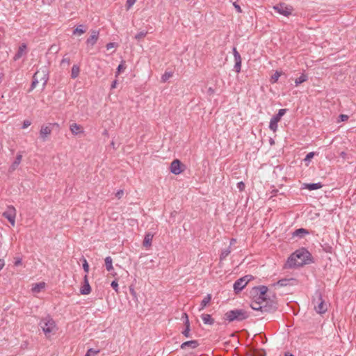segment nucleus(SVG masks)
Returning <instances> with one entry per match:
<instances>
[{"label":"nucleus","mask_w":356,"mask_h":356,"mask_svg":"<svg viewBox=\"0 0 356 356\" xmlns=\"http://www.w3.org/2000/svg\"><path fill=\"white\" fill-rule=\"evenodd\" d=\"M254 290L259 296L257 298V300H261L263 302H266V295L268 291V288L266 286H259L254 288Z\"/></svg>","instance_id":"14"},{"label":"nucleus","mask_w":356,"mask_h":356,"mask_svg":"<svg viewBox=\"0 0 356 356\" xmlns=\"http://www.w3.org/2000/svg\"><path fill=\"white\" fill-rule=\"evenodd\" d=\"M22 159V155L20 152H19L12 165L9 168V172H13L18 167L19 164L21 163Z\"/></svg>","instance_id":"19"},{"label":"nucleus","mask_w":356,"mask_h":356,"mask_svg":"<svg viewBox=\"0 0 356 356\" xmlns=\"http://www.w3.org/2000/svg\"><path fill=\"white\" fill-rule=\"evenodd\" d=\"M172 72H165L161 76V81L163 82L167 81L172 76Z\"/></svg>","instance_id":"35"},{"label":"nucleus","mask_w":356,"mask_h":356,"mask_svg":"<svg viewBox=\"0 0 356 356\" xmlns=\"http://www.w3.org/2000/svg\"><path fill=\"white\" fill-rule=\"evenodd\" d=\"M5 265L4 260L2 259H0V270L3 268Z\"/></svg>","instance_id":"51"},{"label":"nucleus","mask_w":356,"mask_h":356,"mask_svg":"<svg viewBox=\"0 0 356 356\" xmlns=\"http://www.w3.org/2000/svg\"><path fill=\"white\" fill-rule=\"evenodd\" d=\"M284 356H294V355L289 352H286L284 353Z\"/></svg>","instance_id":"56"},{"label":"nucleus","mask_w":356,"mask_h":356,"mask_svg":"<svg viewBox=\"0 0 356 356\" xmlns=\"http://www.w3.org/2000/svg\"><path fill=\"white\" fill-rule=\"evenodd\" d=\"M99 352V350H94V349H92V348H90V349H89V350L87 351V353H86V355H85V356H92V355H95L97 354Z\"/></svg>","instance_id":"39"},{"label":"nucleus","mask_w":356,"mask_h":356,"mask_svg":"<svg viewBox=\"0 0 356 356\" xmlns=\"http://www.w3.org/2000/svg\"><path fill=\"white\" fill-rule=\"evenodd\" d=\"M115 44L114 42H109V43H108V44H106V49L108 50V49H111V48L114 47H115Z\"/></svg>","instance_id":"49"},{"label":"nucleus","mask_w":356,"mask_h":356,"mask_svg":"<svg viewBox=\"0 0 356 356\" xmlns=\"http://www.w3.org/2000/svg\"><path fill=\"white\" fill-rule=\"evenodd\" d=\"M136 0H127V8L129 9L135 3Z\"/></svg>","instance_id":"44"},{"label":"nucleus","mask_w":356,"mask_h":356,"mask_svg":"<svg viewBox=\"0 0 356 356\" xmlns=\"http://www.w3.org/2000/svg\"><path fill=\"white\" fill-rule=\"evenodd\" d=\"M90 291H91V287L89 284V282L88 280V275H86L83 278V285L80 289V293L82 295H88L90 293Z\"/></svg>","instance_id":"15"},{"label":"nucleus","mask_w":356,"mask_h":356,"mask_svg":"<svg viewBox=\"0 0 356 356\" xmlns=\"http://www.w3.org/2000/svg\"><path fill=\"white\" fill-rule=\"evenodd\" d=\"M33 76L39 81L42 82V88H44L49 79V70L46 66L42 67L37 70Z\"/></svg>","instance_id":"6"},{"label":"nucleus","mask_w":356,"mask_h":356,"mask_svg":"<svg viewBox=\"0 0 356 356\" xmlns=\"http://www.w3.org/2000/svg\"><path fill=\"white\" fill-rule=\"evenodd\" d=\"M116 84H117V81L116 80L113 81L111 84V89L115 88L116 87Z\"/></svg>","instance_id":"53"},{"label":"nucleus","mask_w":356,"mask_h":356,"mask_svg":"<svg viewBox=\"0 0 356 356\" xmlns=\"http://www.w3.org/2000/svg\"><path fill=\"white\" fill-rule=\"evenodd\" d=\"M323 186L321 183H314V184H308L306 185V188L309 191H314L318 188H321Z\"/></svg>","instance_id":"30"},{"label":"nucleus","mask_w":356,"mask_h":356,"mask_svg":"<svg viewBox=\"0 0 356 356\" xmlns=\"http://www.w3.org/2000/svg\"><path fill=\"white\" fill-rule=\"evenodd\" d=\"M111 286L115 291V292L118 293V284L116 280H113L111 282Z\"/></svg>","instance_id":"41"},{"label":"nucleus","mask_w":356,"mask_h":356,"mask_svg":"<svg viewBox=\"0 0 356 356\" xmlns=\"http://www.w3.org/2000/svg\"><path fill=\"white\" fill-rule=\"evenodd\" d=\"M314 152H309V154H307L305 158V161H310L311 159L314 157Z\"/></svg>","instance_id":"43"},{"label":"nucleus","mask_w":356,"mask_h":356,"mask_svg":"<svg viewBox=\"0 0 356 356\" xmlns=\"http://www.w3.org/2000/svg\"><path fill=\"white\" fill-rule=\"evenodd\" d=\"M199 344L200 343L197 340L188 341L181 343V348L186 349L187 348H189L191 349H194L197 348L199 346Z\"/></svg>","instance_id":"18"},{"label":"nucleus","mask_w":356,"mask_h":356,"mask_svg":"<svg viewBox=\"0 0 356 356\" xmlns=\"http://www.w3.org/2000/svg\"><path fill=\"white\" fill-rule=\"evenodd\" d=\"M340 155H341L343 158H344V157H345V156L346 155V154L344 152H341Z\"/></svg>","instance_id":"57"},{"label":"nucleus","mask_w":356,"mask_h":356,"mask_svg":"<svg viewBox=\"0 0 356 356\" xmlns=\"http://www.w3.org/2000/svg\"><path fill=\"white\" fill-rule=\"evenodd\" d=\"M234 6L235 8L236 9V10L238 13H241L242 12L241 8V7L238 5H237L236 3H234Z\"/></svg>","instance_id":"50"},{"label":"nucleus","mask_w":356,"mask_h":356,"mask_svg":"<svg viewBox=\"0 0 356 356\" xmlns=\"http://www.w3.org/2000/svg\"><path fill=\"white\" fill-rule=\"evenodd\" d=\"M40 81L33 76V81H32V83H31V88H30V90H33L35 87L38 84Z\"/></svg>","instance_id":"38"},{"label":"nucleus","mask_w":356,"mask_h":356,"mask_svg":"<svg viewBox=\"0 0 356 356\" xmlns=\"http://www.w3.org/2000/svg\"><path fill=\"white\" fill-rule=\"evenodd\" d=\"M286 109H280L278 113L273 115L270 121L269 128L273 131H276L277 129V122L280 121L282 117L286 113Z\"/></svg>","instance_id":"8"},{"label":"nucleus","mask_w":356,"mask_h":356,"mask_svg":"<svg viewBox=\"0 0 356 356\" xmlns=\"http://www.w3.org/2000/svg\"><path fill=\"white\" fill-rule=\"evenodd\" d=\"M296 282L295 279L291 278V279H282L280 280L275 284L278 285L280 286H286L288 285L293 284V282Z\"/></svg>","instance_id":"22"},{"label":"nucleus","mask_w":356,"mask_h":356,"mask_svg":"<svg viewBox=\"0 0 356 356\" xmlns=\"http://www.w3.org/2000/svg\"><path fill=\"white\" fill-rule=\"evenodd\" d=\"M124 67L123 65L120 64V65H118V70L119 72H121L122 70H124Z\"/></svg>","instance_id":"52"},{"label":"nucleus","mask_w":356,"mask_h":356,"mask_svg":"<svg viewBox=\"0 0 356 356\" xmlns=\"http://www.w3.org/2000/svg\"><path fill=\"white\" fill-rule=\"evenodd\" d=\"M182 166L184 165L181 164V161L178 159H175L170 164V172L176 175H179L184 170V169L181 168Z\"/></svg>","instance_id":"11"},{"label":"nucleus","mask_w":356,"mask_h":356,"mask_svg":"<svg viewBox=\"0 0 356 356\" xmlns=\"http://www.w3.org/2000/svg\"><path fill=\"white\" fill-rule=\"evenodd\" d=\"M86 26H84L83 24H80L73 31V34L81 35L83 34L84 33H86Z\"/></svg>","instance_id":"26"},{"label":"nucleus","mask_w":356,"mask_h":356,"mask_svg":"<svg viewBox=\"0 0 356 356\" xmlns=\"http://www.w3.org/2000/svg\"><path fill=\"white\" fill-rule=\"evenodd\" d=\"M39 325L47 337L56 331L55 321L49 316L42 318Z\"/></svg>","instance_id":"4"},{"label":"nucleus","mask_w":356,"mask_h":356,"mask_svg":"<svg viewBox=\"0 0 356 356\" xmlns=\"http://www.w3.org/2000/svg\"><path fill=\"white\" fill-rule=\"evenodd\" d=\"M43 2L50 4L52 2V0H43Z\"/></svg>","instance_id":"55"},{"label":"nucleus","mask_w":356,"mask_h":356,"mask_svg":"<svg viewBox=\"0 0 356 356\" xmlns=\"http://www.w3.org/2000/svg\"><path fill=\"white\" fill-rule=\"evenodd\" d=\"M237 188L240 191H243L245 189V184L243 181H240L237 184Z\"/></svg>","instance_id":"45"},{"label":"nucleus","mask_w":356,"mask_h":356,"mask_svg":"<svg viewBox=\"0 0 356 356\" xmlns=\"http://www.w3.org/2000/svg\"><path fill=\"white\" fill-rule=\"evenodd\" d=\"M309 234V232L307 229L304 228H299L293 232V235L294 236H298L300 238H302L305 234Z\"/></svg>","instance_id":"28"},{"label":"nucleus","mask_w":356,"mask_h":356,"mask_svg":"<svg viewBox=\"0 0 356 356\" xmlns=\"http://www.w3.org/2000/svg\"><path fill=\"white\" fill-rule=\"evenodd\" d=\"M307 79H308V76L307 74H302V75L300 77L297 78L295 80L296 86H298L300 84H301L302 83L306 81L307 80Z\"/></svg>","instance_id":"31"},{"label":"nucleus","mask_w":356,"mask_h":356,"mask_svg":"<svg viewBox=\"0 0 356 356\" xmlns=\"http://www.w3.org/2000/svg\"><path fill=\"white\" fill-rule=\"evenodd\" d=\"M250 307L252 309L255 311H261L262 313L273 312L277 309L275 303L272 302L270 305H268L266 302H263L261 300L257 299L252 301Z\"/></svg>","instance_id":"2"},{"label":"nucleus","mask_w":356,"mask_h":356,"mask_svg":"<svg viewBox=\"0 0 356 356\" xmlns=\"http://www.w3.org/2000/svg\"><path fill=\"white\" fill-rule=\"evenodd\" d=\"M233 54L235 61L234 69L236 72L238 73L240 72L241 68V57L236 47L233 48Z\"/></svg>","instance_id":"13"},{"label":"nucleus","mask_w":356,"mask_h":356,"mask_svg":"<svg viewBox=\"0 0 356 356\" xmlns=\"http://www.w3.org/2000/svg\"><path fill=\"white\" fill-rule=\"evenodd\" d=\"M22 259L21 257H15L14 265L15 266H20V265H22Z\"/></svg>","instance_id":"42"},{"label":"nucleus","mask_w":356,"mask_h":356,"mask_svg":"<svg viewBox=\"0 0 356 356\" xmlns=\"http://www.w3.org/2000/svg\"><path fill=\"white\" fill-rule=\"evenodd\" d=\"M231 253V248L230 246L227 248L223 250L220 256V260L222 261L227 258V257Z\"/></svg>","instance_id":"33"},{"label":"nucleus","mask_w":356,"mask_h":356,"mask_svg":"<svg viewBox=\"0 0 356 356\" xmlns=\"http://www.w3.org/2000/svg\"><path fill=\"white\" fill-rule=\"evenodd\" d=\"M201 318L204 324L213 325L214 323V319L209 314H204L201 316Z\"/></svg>","instance_id":"24"},{"label":"nucleus","mask_w":356,"mask_h":356,"mask_svg":"<svg viewBox=\"0 0 356 356\" xmlns=\"http://www.w3.org/2000/svg\"><path fill=\"white\" fill-rule=\"evenodd\" d=\"M44 282L37 283L32 287L31 290L33 293H39L44 288Z\"/></svg>","instance_id":"27"},{"label":"nucleus","mask_w":356,"mask_h":356,"mask_svg":"<svg viewBox=\"0 0 356 356\" xmlns=\"http://www.w3.org/2000/svg\"><path fill=\"white\" fill-rule=\"evenodd\" d=\"M70 129L74 135H78L79 134L83 132V127L76 123H72L70 124Z\"/></svg>","instance_id":"20"},{"label":"nucleus","mask_w":356,"mask_h":356,"mask_svg":"<svg viewBox=\"0 0 356 356\" xmlns=\"http://www.w3.org/2000/svg\"><path fill=\"white\" fill-rule=\"evenodd\" d=\"M99 31L97 30H92L91 31V35L90 38H88L86 40V43L88 45H90L91 47H93L96 42L98 40L99 38Z\"/></svg>","instance_id":"16"},{"label":"nucleus","mask_w":356,"mask_h":356,"mask_svg":"<svg viewBox=\"0 0 356 356\" xmlns=\"http://www.w3.org/2000/svg\"><path fill=\"white\" fill-rule=\"evenodd\" d=\"M3 216L8 219L13 226L15 225L16 210L14 207H8L7 210L3 213Z\"/></svg>","instance_id":"10"},{"label":"nucleus","mask_w":356,"mask_h":356,"mask_svg":"<svg viewBox=\"0 0 356 356\" xmlns=\"http://www.w3.org/2000/svg\"><path fill=\"white\" fill-rule=\"evenodd\" d=\"M80 72V68L79 66L77 65H74L72 67V72H71V77L72 79H76Z\"/></svg>","instance_id":"29"},{"label":"nucleus","mask_w":356,"mask_h":356,"mask_svg":"<svg viewBox=\"0 0 356 356\" xmlns=\"http://www.w3.org/2000/svg\"><path fill=\"white\" fill-rule=\"evenodd\" d=\"M314 305V309L318 314H324L327 310V305L322 298L321 292L316 291L312 301Z\"/></svg>","instance_id":"5"},{"label":"nucleus","mask_w":356,"mask_h":356,"mask_svg":"<svg viewBox=\"0 0 356 356\" xmlns=\"http://www.w3.org/2000/svg\"><path fill=\"white\" fill-rule=\"evenodd\" d=\"M49 126H44L42 125L41 127L40 131V136L42 139L43 141H45L47 140V138L51 134L52 129L51 128V125L53 126H58V124L54 123V124H49Z\"/></svg>","instance_id":"12"},{"label":"nucleus","mask_w":356,"mask_h":356,"mask_svg":"<svg viewBox=\"0 0 356 356\" xmlns=\"http://www.w3.org/2000/svg\"><path fill=\"white\" fill-rule=\"evenodd\" d=\"M153 235L148 233L145 236L143 241V246L145 248L149 247L152 245Z\"/></svg>","instance_id":"25"},{"label":"nucleus","mask_w":356,"mask_h":356,"mask_svg":"<svg viewBox=\"0 0 356 356\" xmlns=\"http://www.w3.org/2000/svg\"><path fill=\"white\" fill-rule=\"evenodd\" d=\"M234 242H235V239H232L231 243H230V245H232V243H234Z\"/></svg>","instance_id":"59"},{"label":"nucleus","mask_w":356,"mask_h":356,"mask_svg":"<svg viewBox=\"0 0 356 356\" xmlns=\"http://www.w3.org/2000/svg\"><path fill=\"white\" fill-rule=\"evenodd\" d=\"M3 77V74L0 73V83L1 82Z\"/></svg>","instance_id":"58"},{"label":"nucleus","mask_w":356,"mask_h":356,"mask_svg":"<svg viewBox=\"0 0 356 356\" xmlns=\"http://www.w3.org/2000/svg\"><path fill=\"white\" fill-rule=\"evenodd\" d=\"M213 92H214V90H213V89L212 88H209L208 89V92H209V94H212V93H213Z\"/></svg>","instance_id":"54"},{"label":"nucleus","mask_w":356,"mask_h":356,"mask_svg":"<svg viewBox=\"0 0 356 356\" xmlns=\"http://www.w3.org/2000/svg\"><path fill=\"white\" fill-rule=\"evenodd\" d=\"M339 118L341 119V121H346L348 120V117L346 115L341 114L339 115Z\"/></svg>","instance_id":"48"},{"label":"nucleus","mask_w":356,"mask_h":356,"mask_svg":"<svg viewBox=\"0 0 356 356\" xmlns=\"http://www.w3.org/2000/svg\"><path fill=\"white\" fill-rule=\"evenodd\" d=\"M280 75H281V73H280V72H277H277H275V73L274 74H273V75L271 76V77H270V82H271L272 83H276V82L278 81V79H279V78H280Z\"/></svg>","instance_id":"36"},{"label":"nucleus","mask_w":356,"mask_h":356,"mask_svg":"<svg viewBox=\"0 0 356 356\" xmlns=\"http://www.w3.org/2000/svg\"><path fill=\"white\" fill-rule=\"evenodd\" d=\"M182 318L185 319V321L184 322V325H185V329H184V330L182 331V334L186 337H191V334H190V322H189L188 316L187 314L186 313H184L183 315H182Z\"/></svg>","instance_id":"17"},{"label":"nucleus","mask_w":356,"mask_h":356,"mask_svg":"<svg viewBox=\"0 0 356 356\" xmlns=\"http://www.w3.org/2000/svg\"><path fill=\"white\" fill-rule=\"evenodd\" d=\"M211 300V294H207L202 300L200 303V307L199 309L200 311L204 309V307H207V305L209 303V302Z\"/></svg>","instance_id":"23"},{"label":"nucleus","mask_w":356,"mask_h":356,"mask_svg":"<svg viewBox=\"0 0 356 356\" xmlns=\"http://www.w3.org/2000/svg\"><path fill=\"white\" fill-rule=\"evenodd\" d=\"M252 276V275H245L238 280H237L234 284V289L238 293L241 291L251 280Z\"/></svg>","instance_id":"9"},{"label":"nucleus","mask_w":356,"mask_h":356,"mask_svg":"<svg viewBox=\"0 0 356 356\" xmlns=\"http://www.w3.org/2000/svg\"><path fill=\"white\" fill-rule=\"evenodd\" d=\"M70 64V58L67 56V54H65L62 60L60 61V65L62 67H68Z\"/></svg>","instance_id":"34"},{"label":"nucleus","mask_w":356,"mask_h":356,"mask_svg":"<svg viewBox=\"0 0 356 356\" xmlns=\"http://www.w3.org/2000/svg\"><path fill=\"white\" fill-rule=\"evenodd\" d=\"M147 34V31H140L135 35V38L138 40L145 38Z\"/></svg>","instance_id":"37"},{"label":"nucleus","mask_w":356,"mask_h":356,"mask_svg":"<svg viewBox=\"0 0 356 356\" xmlns=\"http://www.w3.org/2000/svg\"><path fill=\"white\" fill-rule=\"evenodd\" d=\"M310 255V253L304 248L298 250L288 258L287 266L289 268H294L308 264Z\"/></svg>","instance_id":"1"},{"label":"nucleus","mask_w":356,"mask_h":356,"mask_svg":"<svg viewBox=\"0 0 356 356\" xmlns=\"http://www.w3.org/2000/svg\"><path fill=\"white\" fill-rule=\"evenodd\" d=\"M31 121H29L28 120H24L23 122V124H22V129L27 128L28 127H29L31 125Z\"/></svg>","instance_id":"47"},{"label":"nucleus","mask_w":356,"mask_h":356,"mask_svg":"<svg viewBox=\"0 0 356 356\" xmlns=\"http://www.w3.org/2000/svg\"><path fill=\"white\" fill-rule=\"evenodd\" d=\"M112 258L111 257H106L105 258V266L106 268L108 271H111L113 270V265H112Z\"/></svg>","instance_id":"32"},{"label":"nucleus","mask_w":356,"mask_h":356,"mask_svg":"<svg viewBox=\"0 0 356 356\" xmlns=\"http://www.w3.org/2000/svg\"><path fill=\"white\" fill-rule=\"evenodd\" d=\"M273 9L285 17L289 16L293 10L291 6L287 5L285 3H280L274 6Z\"/></svg>","instance_id":"7"},{"label":"nucleus","mask_w":356,"mask_h":356,"mask_svg":"<svg viewBox=\"0 0 356 356\" xmlns=\"http://www.w3.org/2000/svg\"><path fill=\"white\" fill-rule=\"evenodd\" d=\"M225 316L226 320L229 322H233L234 321H241L247 319L250 316V314L244 309H234L226 312Z\"/></svg>","instance_id":"3"},{"label":"nucleus","mask_w":356,"mask_h":356,"mask_svg":"<svg viewBox=\"0 0 356 356\" xmlns=\"http://www.w3.org/2000/svg\"><path fill=\"white\" fill-rule=\"evenodd\" d=\"M27 47L26 44H22L19 46L17 52L14 56V60H17L19 59L25 53L26 51Z\"/></svg>","instance_id":"21"},{"label":"nucleus","mask_w":356,"mask_h":356,"mask_svg":"<svg viewBox=\"0 0 356 356\" xmlns=\"http://www.w3.org/2000/svg\"><path fill=\"white\" fill-rule=\"evenodd\" d=\"M124 195V191L123 190H119L117 191V193H115V197L118 198V199H121L122 197Z\"/></svg>","instance_id":"46"},{"label":"nucleus","mask_w":356,"mask_h":356,"mask_svg":"<svg viewBox=\"0 0 356 356\" xmlns=\"http://www.w3.org/2000/svg\"><path fill=\"white\" fill-rule=\"evenodd\" d=\"M83 268L86 273H88L89 271V265L88 264V261L86 259H83Z\"/></svg>","instance_id":"40"}]
</instances>
